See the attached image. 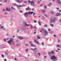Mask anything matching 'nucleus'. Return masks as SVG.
Returning <instances> with one entry per match:
<instances>
[{"label":"nucleus","instance_id":"f257e3e1","mask_svg":"<svg viewBox=\"0 0 61 61\" xmlns=\"http://www.w3.org/2000/svg\"><path fill=\"white\" fill-rule=\"evenodd\" d=\"M56 20V17H52L50 20V22L55 23Z\"/></svg>","mask_w":61,"mask_h":61},{"label":"nucleus","instance_id":"f03ea898","mask_svg":"<svg viewBox=\"0 0 61 61\" xmlns=\"http://www.w3.org/2000/svg\"><path fill=\"white\" fill-rule=\"evenodd\" d=\"M34 13L33 12H30L29 11L28 12V13L26 12L24 13V15L25 17H27V16H28V14H32Z\"/></svg>","mask_w":61,"mask_h":61},{"label":"nucleus","instance_id":"7ed1b4c3","mask_svg":"<svg viewBox=\"0 0 61 61\" xmlns=\"http://www.w3.org/2000/svg\"><path fill=\"white\" fill-rule=\"evenodd\" d=\"M29 3H30V5L31 6H32L33 7H34L35 6V2L33 1H30V0H29L28 1Z\"/></svg>","mask_w":61,"mask_h":61},{"label":"nucleus","instance_id":"20e7f679","mask_svg":"<svg viewBox=\"0 0 61 61\" xmlns=\"http://www.w3.org/2000/svg\"><path fill=\"white\" fill-rule=\"evenodd\" d=\"M41 30L42 31L43 33H44V36H46V35L47 34L48 32L46 31V30H45V29H41Z\"/></svg>","mask_w":61,"mask_h":61},{"label":"nucleus","instance_id":"39448f33","mask_svg":"<svg viewBox=\"0 0 61 61\" xmlns=\"http://www.w3.org/2000/svg\"><path fill=\"white\" fill-rule=\"evenodd\" d=\"M13 38H12L10 39L9 41H8V43L9 45H10L13 42Z\"/></svg>","mask_w":61,"mask_h":61},{"label":"nucleus","instance_id":"423d86ee","mask_svg":"<svg viewBox=\"0 0 61 61\" xmlns=\"http://www.w3.org/2000/svg\"><path fill=\"white\" fill-rule=\"evenodd\" d=\"M51 60H57V58L56 56L54 55L52 56L51 57Z\"/></svg>","mask_w":61,"mask_h":61},{"label":"nucleus","instance_id":"0eeeda50","mask_svg":"<svg viewBox=\"0 0 61 61\" xmlns=\"http://www.w3.org/2000/svg\"><path fill=\"white\" fill-rule=\"evenodd\" d=\"M31 50H33L34 52V54L36 55V48H35L34 49H33L32 48H30Z\"/></svg>","mask_w":61,"mask_h":61},{"label":"nucleus","instance_id":"6e6552de","mask_svg":"<svg viewBox=\"0 0 61 61\" xmlns=\"http://www.w3.org/2000/svg\"><path fill=\"white\" fill-rule=\"evenodd\" d=\"M1 26V25L0 24V28L1 29H3L4 31H5V29L4 28V26H1V27H0Z\"/></svg>","mask_w":61,"mask_h":61},{"label":"nucleus","instance_id":"1a4fd4ad","mask_svg":"<svg viewBox=\"0 0 61 61\" xmlns=\"http://www.w3.org/2000/svg\"><path fill=\"white\" fill-rule=\"evenodd\" d=\"M12 5L14 6H17V8H19V5H17L16 4L14 3L12 4Z\"/></svg>","mask_w":61,"mask_h":61},{"label":"nucleus","instance_id":"9d476101","mask_svg":"<svg viewBox=\"0 0 61 61\" xmlns=\"http://www.w3.org/2000/svg\"><path fill=\"white\" fill-rule=\"evenodd\" d=\"M16 2L19 3H21L22 2V0H17L16 1Z\"/></svg>","mask_w":61,"mask_h":61},{"label":"nucleus","instance_id":"9b49d317","mask_svg":"<svg viewBox=\"0 0 61 61\" xmlns=\"http://www.w3.org/2000/svg\"><path fill=\"white\" fill-rule=\"evenodd\" d=\"M32 42L31 41H30L29 42V43L30 44L31 46H33V47H35V46L33 44H32Z\"/></svg>","mask_w":61,"mask_h":61},{"label":"nucleus","instance_id":"f8f14e48","mask_svg":"<svg viewBox=\"0 0 61 61\" xmlns=\"http://www.w3.org/2000/svg\"><path fill=\"white\" fill-rule=\"evenodd\" d=\"M6 11H10V10H11V9L10 8H6Z\"/></svg>","mask_w":61,"mask_h":61},{"label":"nucleus","instance_id":"ddd939ff","mask_svg":"<svg viewBox=\"0 0 61 61\" xmlns=\"http://www.w3.org/2000/svg\"><path fill=\"white\" fill-rule=\"evenodd\" d=\"M57 2L58 4L61 5V1L59 0H57Z\"/></svg>","mask_w":61,"mask_h":61},{"label":"nucleus","instance_id":"4468645a","mask_svg":"<svg viewBox=\"0 0 61 61\" xmlns=\"http://www.w3.org/2000/svg\"><path fill=\"white\" fill-rule=\"evenodd\" d=\"M17 37L18 38H19L20 39H23V38L22 37L17 36Z\"/></svg>","mask_w":61,"mask_h":61},{"label":"nucleus","instance_id":"2eb2a0df","mask_svg":"<svg viewBox=\"0 0 61 61\" xmlns=\"http://www.w3.org/2000/svg\"><path fill=\"white\" fill-rule=\"evenodd\" d=\"M50 13L52 15H53L55 13V11H52L50 12Z\"/></svg>","mask_w":61,"mask_h":61},{"label":"nucleus","instance_id":"dca6fc26","mask_svg":"<svg viewBox=\"0 0 61 61\" xmlns=\"http://www.w3.org/2000/svg\"><path fill=\"white\" fill-rule=\"evenodd\" d=\"M61 15L60 13H57V14L56 15V16H59Z\"/></svg>","mask_w":61,"mask_h":61},{"label":"nucleus","instance_id":"f3484780","mask_svg":"<svg viewBox=\"0 0 61 61\" xmlns=\"http://www.w3.org/2000/svg\"><path fill=\"white\" fill-rule=\"evenodd\" d=\"M22 29L24 30H25V29H26V28H25V26H23V27L22 28Z\"/></svg>","mask_w":61,"mask_h":61},{"label":"nucleus","instance_id":"a211bd4d","mask_svg":"<svg viewBox=\"0 0 61 61\" xmlns=\"http://www.w3.org/2000/svg\"><path fill=\"white\" fill-rule=\"evenodd\" d=\"M23 23L25 25V26L27 24H26V22H25L24 21L23 22Z\"/></svg>","mask_w":61,"mask_h":61},{"label":"nucleus","instance_id":"6ab92c4d","mask_svg":"<svg viewBox=\"0 0 61 61\" xmlns=\"http://www.w3.org/2000/svg\"><path fill=\"white\" fill-rule=\"evenodd\" d=\"M26 10H30V9L29 7H28L26 8Z\"/></svg>","mask_w":61,"mask_h":61},{"label":"nucleus","instance_id":"aec40b11","mask_svg":"<svg viewBox=\"0 0 61 61\" xmlns=\"http://www.w3.org/2000/svg\"><path fill=\"white\" fill-rule=\"evenodd\" d=\"M61 47V46L59 45L58 44H57L56 46V47Z\"/></svg>","mask_w":61,"mask_h":61},{"label":"nucleus","instance_id":"412c9836","mask_svg":"<svg viewBox=\"0 0 61 61\" xmlns=\"http://www.w3.org/2000/svg\"><path fill=\"white\" fill-rule=\"evenodd\" d=\"M34 42H35L37 44H38V42L36 41V40H34Z\"/></svg>","mask_w":61,"mask_h":61},{"label":"nucleus","instance_id":"4be33fe9","mask_svg":"<svg viewBox=\"0 0 61 61\" xmlns=\"http://www.w3.org/2000/svg\"><path fill=\"white\" fill-rule=\"evenodd\" d=\"M51 54H55V52H54V51H51Z\"/></svg>","mask_w":61,"mask_h":61},{"label":"nucleus","instance_id":"5701e85b","mask_svg":"<svg viewBox=\"0 0 61 61\" xmlns=\"http://www.w3.org/2000/svg\"><path fill=\"white\" fill-rule=\"evenodd\" d=\"M42 11L43 13H45L46 12V10H42Z\"/></svg>","mask_w":61,"mask_h":61},{"label":"nucleus","instance_id":"b1692460","mask_svg":"<svg viewBox=\"0 0 61 61\" xmlns=\"http://www.w3.org/2000/svg\"><path fill=\"white\" fill-rule=\"evenodd\" d=\"M37 38L39 39H40V37H39V36H37Z\"/></svg>","mask_w":61,"mask_h":61},{"label":"nucleus","instance_id":"393cba45","mask_svg":"<svg viewBox=\"0 0 61 61\" xmlns=\"http://www.w3.org/2000/svg\"><path fill=\"white\" fill-rule=\"evenodd\" d=\"M51 5V3H50L48 4V6H50Z\"/></svg>","mask_w":61,"mask_h":61},{"label":"nucleus","instance_id":"a878e982","mask_svg":"<svg viewBox=\"0 0 61 61\" xmlns=\"http://www.w3.org/2000/svg\"><path fill=\"white\" fill-rule=\"evenodd\" d=\"M29 46V44H26L25 45V46Z\"/></svg>","mask_w":61,"mask_h":61},{"label":"nucleus","instance_id":"bb28decb","mask_svg":"<svg viewBox=\"0 0 61 61\" xmlns=\"http://www.w3.org/2000/svg\"><path fill=\"white\" fill-rule=\"evenodd\" d=\"M4 3H6L7 1V0H4Z\"/></svg>","mask_w":61,"mask_h":61},{"label":"nucleus","instance_id":"cd10ccee","mask_svg":"<svg viewBox=\"0 0 61 61\" xmlns=\"http://www.w3.org/2000/svg\"><path fill=\"white\" fill-rule=\"evenodd\" d=\"M50 25L51 26V27H53V26H54V25L51 24H50Z\"/></svg>","mask_w":61,"mask_h":61},{"label":"nucleus","instance_id":"c85d7f7f","mask_svg":"<svg viewBox=\"0 0 61 61\" xmlns=\"http://www.w3.org/2000/svg\"><path fill=\"white\" fill-rule=\"evenodd\" d=\"M5 55H8V52H5Z\"/></svg>","mask_w":61,"mask_h":61},{"label":"nucleus","instance_id":"c756f323","mask_svg":"<svg viewBox=\"0 0 61 61\" xmlns=\"http://www.w3.org/2000/svg\"><path fill=\"white\" fill-rule=\"evenodd\" d=\"M20 46V44H17L16 45V46Z\"/></svg>","mask_w":61,"mask_h":61},{"label":"nucleus","instance_id":"7c9ffc66","mask_svg":"<svg viewBox=\"0 0 61 61\" xmlns=\"http://www.w3.org/2000/svg\"><path fill=\"white\" fill-rule=\"evenodd\" d=\"M47 26V25H44V27H46Z\"/></svg>","mask_w":61,"mask_h":61},{"label":"nucleus","instance_id":"2f4dec72","mask_svg":"<svg viewBox=\"0 0 61 61\" xmlns=\"http://www.w3.org/2000/svg\"><path fill=\"white\" fill-rule=\"evenodd\" d=\"M38 24H39V25L40 26L41 25V23L39 21L38 22Z\"/></svg>","mask_w":61,"mask_h":61},{"label":"nucleus","instance_id":"473e14b6","mask_svg":"<svg viewBox=\"0 0 61 61\" xmlns=\"http://www.w3.org/2000/svg\"><path fill=\"white\" fill-rule=\"evenodd\" d=\"M11 9H12L13 10V9H14V10H15V8H14L13 7H11Z\"/></svg>","mask_w":61,"mask_h":61},{"label":"nucleus","instance_id":"72a5a7b5","mask_svg":"<svg viewBox=\"0 0 61 61\" xmlns=\"http://www.w3.org/2000/svg\"><path fill=\"white\" fill-rule=\"evenodd\" d=\"M30 25L28 24H26V25H25V26H29Z\"/></svg>","mask_w":61,"mask_h":61},{"label":"nucleus","instance_id":"f704fd0d","mask_svg":"<svg viewBox=\"0 0 61 61\" xmlns=\"http://www.w3.org/2000/svg\"><path fill=\"white\" fill-rule=\"evenodd\" d=\"M19 32V30H17V31H16V32L17 33H18V32Z\"/></svg>","mask_w":61,"mask_h":61},{"label":"nucleus","instance_id":"c9c22d12","mask_svg":"<svg viewBox=\"0 0 61 61\" xmlns=\"http://www.w3.org/2000/svg\"><path fill=\"white\" fill-rule=\"evenodd\" d=\"M28 49H27L25 50L26 52H28Z\"/></svg>","mask_w":61,"mask_h":61},{"label":"nucleus","instance_id":"e433bc0d","mask_svg":"<svg viewBox=\"0 0 61 61\" xmlns=\"http://www.w3.org/2000/svg\"><path fill=\"white\" fill-rule=\"evenodd\" d=\"M58 43H60V40H58Z\"/></svg>","mask_w":61,"mask_h":61},{"label":"nucleus","instance_id":"4c0bfd02","mask_svg":"<svg viewBox=\"0 0 61 61\" xmlns=\"http://www.w3.org/2000/svg\"><path fill=\"white\" fill-rule=\"evenodd\" d=\"M42 19L44 20V19H45V17H44V16H42Z\"/></svg>","mask_w":61,"mask_h":61},{"label":"nucleus","instance_id":"58836bf2","mask_svg":"<svg viewBox=\"0 0 61 61\" xmlns=\"http://www.w3.org/2000/svg\"><path fill=\"white\" fill-rule=\"evenodd\" d=\"M38 55L39 56H41L40 53H38Z\"/></svg>","mask_w":61,"mask_h":61},{"label":"nucleus","instance_id":"ea45409f","mask_svg":"<svg viewBox=\"0 0 61 61\" xmlns=\"http://www.w3.org/2000/svg\"><path fill=\"white\" fill-rule=\"evenodd\" d=\"M48 54L49 55H50V54H51V52H49L48 53Z\"/></svg>","mask_w":61,"mask_h":61},{"label":"nucleus","instance_id":"a19ab883","mask_svg":"<svg viewBox=\"0 0 61 61\" xmlns=\"http://www.w3.org/2000/svg\"><path fill=\"white\" fill-rule=\"evenodd\" d=\"M20 7H23V6H21V5H19V8H18V9H19Z\"/></svg>","mask_w":61,"mask_h":61},{"label":"nucleus","instance_id":"79ce46f5","mask_svg":"<svg viewBox=\"0 0 61 61\" xmlns=\"http://www.w3.org/2000/svg\"><path fill=\"white\" fill-rule=\"evenodd\" d=\"M41 0H38L37 2L38 3H40V2H41Z\"/></svg>","mask_w":61,"mask_h":61},{"label":"nucleus","instance_id":"37998d69","mask_svg":"<svg viewBox=\"0 0 61 61\" xmlns=\"http://www.w3.org/2000/svg\"><path fill=\"white\" fill-rule=\"evenodd\" d=\"M4 42H6V39H4Z\"/></svg>","mask_w":61,"mask_h":61},{"label":"nucleus","instance_id":"c03bdc74","mask_svg":"<svg viewBox=\"0 0 61 61\" xmlns=\"http://www.w3.org/2000/svg\"><path fill=\"white\" fill-rule=\"evenodd\" d=\"M41 45H42V46H44V44L43 42H42L41 43Z\"/></svg>","mask_w":61,"mask_h":61},{"label":"nucleus","instance_id":"a18cd8bd","mask_svg":"<svg viewBox=\"0 0 61 61\" xmlns=\"http://www.w3.org/2000/svg\"><path fill=\"white\" fill-rule=\"evenodd\" d=\"M8 14L7 12H5L4 13V15H6V14Z\"/></svg>","mask_w":61,"mask_h":61},{"label":"nucleus","instance_id":"49530a36","mask_svg":"<svg viewBox=\"0 0 61 61\" xmlns=\"http://www.w3.org/2000/svg\"><path fill=\"white\" fill-rule=\"evenodd\" d=\"M56 8L57 10H59V8L58 7H57Z\"/></svg>","mask_w":61,"mask_h":61},{"label":"nucleus","instance_id":"de8ad7c7","mask_svg":"<svg viewBox=\"0 0 61 61\" xmlns=\"http://www.w3.org/2000/svg\"><path fill=\"white\" fill-rule=\"evenodd\" d=\"M44 15H45L46 17H47V15H46V14H45Z\"/></svg>","mask_w":61,"mask_h":61},{"label":"nucleus","instance_id":"09e8293b","mask_svg":"<svg viewBox=\"0 0 61 61\" xmlns=\"http://www.w3.org/2000/svg\"><path fill=\"white\" fill-rule=\"evenodd\" d=\"M20 13H23V11H22L21 10H20Z\"/></svg>","mask_w":61,"mask_h":61},{"label":"nucleus","instance_id":"8fccbe9b","mask_svg":"<svg viewBox=\"0 0 61 61\" xmlns=\"http://www.w3.org/2000/svg\"><path fill=\"white\" fill-rule=\"evenodd\" d=\"M44 8H46V6H44Z\"/></svg>","mask_w":61,"mask_h":61},{"label":"nucleus","instance_id":"3c124183","mask_svg":"<svg viewBox=\"0 0 61 61\" xmlns=\"http://www.w3.org/2000/svg\"><path fill=\"white\" fill-rule=\"evenodd\" d=\"M1 56L2 57H4V55L3 54H2Z\"/></svg>","mask_w":61,"mask_h":61},{"label":"nucleus","instance_id":"603ef678","mask_svg":"<svg viewBox=\"0 0 61 61\" xmlns=\"http://www.w3.org/2000/svg\"><path fill=\"white\" fill-rule=\"evenodd\" d=\"M6 39L7 40H9V38H6Z\"/></svg>","mask_w":61,"mask_h":61},{"label":"nucleus","instance_id":"864d4df0","mask_svg":"<svg viewBox=\"0 0 61 61\" xmlns=\"http://www.w3.org/2000/svg\"><path fill=\"white\" fill-rule=\"evenodd\" d=\"M25 6V5H22V7H23V6Z\"/></svg>","mask_w":61,"mask_h":61},{"label":"nucleus","instance_id":"5fc2aeb1","mask_svg":"<svg viewBox=\"0 0 61 61\" xmlns=\"http://www.w3.org/2000/svg\"><path fill=\"white\" fill-rule=\"evenodd\" d=\"M46 56H44V58H46Z\"/></svg>","mask_w":61,"mask_h":61},{"label":"nucleus","instance_id":"6e6d98bb","mask_svg":"<svg viewBox=\"0 0 61 61\" xmlns=\"http://www.w3.org/2000/svg\"><path fill=\"white\" fill-rule=\"evenodd\" d=\"M24 3H27V2H26V1H24Z\"/></svg>","mask_w":61,"mask_h":61},{"label":"nucleus","instance_id":"4d7b16f0","mask_svg":"<svg viewBox=\"0 0 61 61\" xmlns=\"http://www.w3.org/2000/svg\"><path fill=\"white\" fill-rule=\"evenodd\" d=\"M34 23H36V21L35 20L34 21Z\"/></svg>","mask_w":61,"mask_h":61},{"label":"nucleus","instance_id":"13d9d810","mask_svg":"<svg viewBox=\"0 0 61 61\" xmlns=\"http://www.w3.org/2000/svg\"><path fill=\"white\" fill-rule=\"evenodd\" d=\"M10 20H13V18H10Z\"/></svg>","mask_w":61,"mask_h":61},{"label":"nucleus","instance_id":"bf43d9fd","mask_svg":"<svg viewBox=\"0 0 61 61\" xmlns=\"http://www.w3.org/2000/svg\"><path fill=\"white\" fill-rule=\"evenodd\" d=\"M3 11H5V9H3Z\"/></svg>","mask_w":61,"mask_h":61},{"label":"nucleus","instance_id":"052dcab7","mask_svg":"<svg viewBox=\"0 0 61 61\" xmlns=\"http://www.w3.org/2000/svg\"><path fill=\"white\" fill-rule=\"evenodd\" d=\"M42 5H42V4H41V5H40V6H42Z\"/></svg>","mask_w":61,"mask_h":61},{"label":"nucleus","instance_id":"680f3d73","mask_svg":"<svg viewBox=\"0 0 61 61\" xmlns=\"http://www.w3.org/2000/svg\"><path fill=\"white\" fill-rule=\"evenodd\" d=\"M4 61H6V59H4Z\"/></svg>","mask_w":61,"mask_h":61},{"label":"nucleus","instance_id":"e2e57ef3","mask_svg":"<svg viewBox=\"0 0 61 61\" xmlns=\"http://www.w3.org/2000/svg\"><path fill=\"white\" fill-rule=\"evenodd\" d=\"M34 28H36V27H34Z\"/></svg>","mask_w":61,"mask_h":61},{"label":"nucleus","instance_id":"0e129e2a","mask_svg":"<svg viewBox=\"0 0 61 61\" xmlns=\"http://www.w3.org/2000/svg\"><path fill=\"white\" fill-rule=\"evenodd\" d=\"M57 50H60V49H57Z\"/></svg>","mask_w":61,"mask_h":61},{"label":"nucleus","instance_id":"69168bd1","mask_svg":"<svg viewBox=\"0 0 61 61\" xmlns=\"http://www.w3.org/2000/svg\"><path fill=\"white\" fill-rule=\"evenodd\" d=\"M36 31H35L34 32V34H36Z\"/></svg>","mask_w":61,"mask_h":61},{"label":"nucleus","instance_id":"338daca9","mask_svg":"<svg viewBox=\"0 0 61 61\" xmlns=\"http://www.w3.org/2000/svg\"><path fill=\"white\" fill-rule=\"evenodd\" d=\"M48 30H49V31H50V29H48Z\"/></svg>","mask_w":61,"mask_h":61},{"label":"nucleus","instance_id":"774afa93","mask_svg":"<svg viewBox=\"0 0 61 61\" xmlns=\"http://www.w3.org/2000/svg\"><path fill=\"white\" fill-rule=\"evenodd\" d=\"M59 22H61V20H59Z\"/></svg>","mask_w":61,"mask_h":61}]
</instances>
